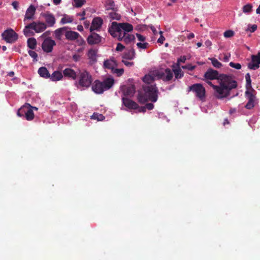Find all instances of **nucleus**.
<instances>
[{"instance_id":"1","label":"nucleus","mask_w":260,"mask_h":260,"mask_svg":"<svg viewBox=\"0 0 260 260\" xmlns=\"http://www.w3.org/2000/svg\"><path fill=\"white\" fill-rule=\"evenodd\" d=\"M218 81L219 85H215L211 81L207 83L213 89L214 96L219 100H222L230 96L232 90L238 86L237 82L233 77L226 74H220Z\"/></svg>"},{"instance_id":"2","label":"nucleus","mask_w":260,"mask_h":260,"mask_svg":"<svg viewBox=\"0 0 260 260\" xmlns=\"http://www.w3.org/2000/svg\"><path fill=\"white\" fill-rule=\"evenodd\" d=\"M158 90L154 84H146L143 86L142 90L139 91L138 94V102L144 104L150 101L155 103L158 99Z\"/></svg>"},{"instance_id":"3","label":"nucleus","mask_w":260,"mask_h":260,"mask_svg":"<svg viewBox=\"0 0 260 260\" xmlns=\"http://www.w3.org/2000/svg\"><path fill=\"white\" fill-rule=\"evenodd\" d=\"M114 83V80L112 78H107L103 82L96 80L92 85V90L96 94H101L104 91L107 90L111 88Z\"/></svg>"},{"instance_id":"4","label":"nucleus","mask_w":260,"mask_h":260,"mask_svg":"<svg viewBox=\"0 0 260 260\" xmlns=\"http://www.w3.org/2000/svg\"><path fill=\"white\" fill-rule=\"evenodd\" d=\"M46 28L47 25L45 22L40 21H32L25 26L23 34L26 37H28L34 35V33L30 31V29H33L36 33H40Z\"/></svg>"},{"instance_id":"5","label":"nucleus","mask_w":260,"mask_h":260,"mask_svg":"<svg viewBox=\"0 0 260 260\" xmlns=\"http://www.w3.org/2000/svg\"><path fill=\"white\" fill-rule=\"evenodd\" d=\"M92 78L90 73L87 71H83L80 73L79 82L77 83V87L79 88H87L90 86L92 82Z\"/></svg>"},{"instance_id":"6","label":"nucleus","mask_w":260,"mask_h":260,"mask_svg":"<svg viewBox=\"0 0 260 260\" xmlns=\"http://www.w3.org/2000/svg\"><path fill=\"white\" fill-rule=\"evenodd\" d=\"M188 91H192L196 94V96L201 101L204 100L205 98V88L200 83H196L190 86Z\"/></svg>"},{"instance_id":"7","label":"nucleus","mask_w":260,"mask_h":260,"mask_svg":"<svg viewBox=\"0 0 260 260\" xmlns=\"http://www.w3.org/2000/svg\"><path fill=\"white\" fill-rule=\"evenodd\" d=\"M2 37L7 43L11 44L15 42L18 39V34L11 28L5 30L2 33Z\"/></svg>"},{"instance_id":"8","label":"nucleus","mask_w":260,"mask_h":260,"mask_svg":"<svg viewBox=\"0 0 260 260\" xmlns=\"http://www.w3.org/2000/svg\"><path fill=\"white\" fill-rule=\"evenodd\" d=\"M56 45L55 42L52 40L51 38H46L42 44V48L43 50L46 53H50L52 51L53 48Z\"/></svg>"},{"instance_id":"9","label":"nucleus","mask_w":260,"mask_h":260,"mask_svg":"<svg viewBox=\"0 0 260 260\" xmlns=\"http://www.w3.org/2000/svg\"><path fill=\"white\" fill-rule=\"evenodd\" d=\"M251 58V61L247 65L248 69L253 70L258 69L260 65V52H258L256 55H252Z\"/></svg>"},{"instance_id":"10","label":"nucleus","mask_w":260,"mask_h":260,"mask_svg":"<svg viewBox=\"0 0 260 260\" xmlns=\"http://www.w3.org/2000/svg\"><path fill=\"white\" fill-rule=\"evenodd\" d=\"M45 19L47 27H52L55 23L56 20L54 15L49 12L41 14Z\"/></svg>"},{"instance_id":"11","label":"nucleus","mask_w":260,"mask_h":260,"mask_svg":"<svg viewBox=\"0 0 260 260\" xmlns=\"http://www.w3.org/2000/svg\"><path fill=\"white\" fill-rule=\"evenodd\" d=\"M91 34L87 38V41L88 44L93 45L99 44L102 41V37L99 34L91 32Z\"/></svg>"},{"instance_id":"12","label":"nucleus","mask_w":260,"mask_h":260,"mask_svg":"<svg viewBox=\"0 0 260 260\" xmlns=\"http://www.w3.org/2000/svg\"><path fill=\"white\" fill-rule=\"evenodd\" d=\"M218 72L212 69H209L205 73L204 77L207 79L214 80L217 79L219 81V75Z\"/></svg>"},{"instance_id":"13","label":"nucleus","mask_w":260,"mask_h":260,"mask_svg":"<svg viewBox=\"0 0 260 260\" xmlns=\"http://www.w3.org/2000/svg\"><path fill=\"white\" fill-rule=\"evenodd\" d=\"M36 11V7L34 5H31L26 11L24 18L23 20L24 22H25L27 20L34 19Z\"/></svg>"},{"instance_id":"14","label":"nucleus","mask_w":260,"mask_h":260,"mask_svg":"<svg viewBox=\"0 0 260 260\" xmlns=\"http://www.w3.org/2000/svg\"><path fill=\"white\" fill-rule=\"evenodd\" d=\"M103 23L102 19L99 17H96L92 20L91 25L90 27V32L93 31L94 30L99 29Z\"/></svg>"},{"instance_id":"15","label":"nucleus","mask_w":260,"mask_h":260,"mask_svg":"<svg viewBox=\"0 0 260 260\" xmlns=\"http://www.w3.org/2000/svg\"><path fill=\"white\" fill-rule=\"evenodd\" d=\"M122 103L124 105V106H125L126 107L129 109L136 110L139 107V105L136 102L128 98H122Z\"/></svg>"},{"instance_id":"16","label":"nucleus","mask_w":260,"mask_h":260,"mask_svg":"<svg viewBox=\"0 0 260 260\" xmlns=\"http://www.w3.org/2000/svg\"><path fill=\"white\" fill-rule=\"evenodd\" d=\"M120 28L118 27V24L116 22H113L111 26L108 28V32L113 37L117 36V32H119Z\"/></svg>"},{"instance_id":"17","label":"nucleus","mask_w":260,"mask_h":260,"mask_svg":"<svg viewBox=\"0 0 260 260\" xmlns=\"http://www.w3.org/2000/svg\"><path fill=\"white\" fill-rule=\"evenodd\" d=\"M65 37L68 40L74 41L80 37V35L77 32L68 30L66 32Z\"/></svg>"},{"instance_id":"18","label":"nucleus","mask_w":260,"mask_h":260,"mask_svg":"<svg viewBox=\"0 0 260 260\" xmlns=\"http://www.w3.org/2000/svg\"><path fill=\"white\" fill-rule=\"evenodd\" d=\"M118 24V27L120 28V31L123 30L125 32L132 31L133 30V25L128 23H119Z\"/></svg>"},{"instance_id":"19","label":"nucleus","mask_w":260,"mask_h":260,"mask_svg":"<svg viewBox=\"0 0 260 260\" xmlns=\"http://www.w3.org/2000/svg\"><path fill=\"white\" fill-rule=\"evenodd\" d=\"M63 74L65 77L71 78L73 80L76 79L77 74L75 71L70 68H67L63 71Z\"/></svg>"},{"instance_id":"20","label":"nucleus","mask_w":260,"mask_h":260,"mask_svg":"<svg viewBox=\"0 0 260 260\" xmlns=\"http://www.w3.org/2000/svg\"><path fill=\"white\" fill-rule=\"evenodd\" d=\"M104 66L105 68L111 69L112 71L117 66L116 61L114 59H108L104 61Z\"/></svg>"},{"instance_id":"21","label":"nucleus","mask_w":260,"mask_h":260,"mask_svg":"<svg viewBox=\"0 0 260 260\" xmlns=\"http://www.w3.org/2000/svg\"><path fill=\"white\" fill-rule=\"evenodd\" d=\"M29 107L31 105L28 103H26L23 106H22L17 111V115L19 117L25 116L26 111L28 110Z\"/></svg>"},{"instance_id":"22","label":"nucleus","mask_w":260,"mask_h":260,"mask_svg":"<svg viewBox=\"0 0 260 260\" xmlns=\"http://www.w3.org/2000/svg\"><path fill=\"white\" fill-rule=\"evenodd\" d=\"M52 81H57L60 80L63 78V75L60 71H54L50 77Z\"/></svg>"},{"instance_id":"23","label":"nucleus","mask_w":260,"mask_h":260,"mask_svg":"<svg viewBox=\"0 0 260 260\" xmlns=\"http://www.w3.org/2000/svg\"><path fill=\"white\" fill-rule=\"evenodd\" d=\"M125 95L133 96L135 92V87L134 85H131L125 87L123 91Z\"/></svg>"},{"instance_id":"24","label":"nucleus","mask_w":260,"mask_h":260,"mask_svg":"<svg viewBox=\"0 0 260 260\" xmlns=\"http://www.w3.org/2000/svg\"><path fill=\"white\" fill-rule=\"evenodd\" d=\"M38 73L41 77L45 78H49L50 76V75L47 68L43 67L39 69Z\"/></svg>"},{"instance_id":"25","label":"nucleus","mask_w":260,"mask_h":260,"mask_svg":"<svg viewBox=\"0 0 260 260\" xmlns=\"http://www.w3.org/2000/svg\"><path fill=\"white\" fill-rule=\"evenodd\" d=\"M135 56V50L133 48H132L124 54L123 56V58L132 60L134 58Z\"/></svg>"},{"instance_id":"26","label":"nucleus","mask_w":260,"mask_h":260,"mask_svg":"<svg viewBox=\"0 0 260 260\" xmlns=\"http://www.w3.org/2000/svg\"><path fill=\"white\" fill-rule=\"evenodd\" d=\"M74 20V17L67 14H64L62 18L60 20L61 24H66L72 23Z\"/></svg>"},{"instance_id":"27","label":"nucleus","mask_w":260,"mask_h":260,"mask_svg":"<svg viewBox=\"0 0 260 260\" xmlns=\"http://www.w3.org/2000/svg\"><path fill=\"white\" fill-rule=\"evenodd\" d=\"M153 73L152 74L146 75L143 78L144 82L147 83V84H151V83L154 80Z\"/></svg>"},{"instance_id":"28","label":"nucleus","mask_w":260,"mask_h":260,"mask_svg":"<svg viewBox=\"0 0 260 260\" xmlns=\"http://www.w3.org/2000/svg\"><path fill=\"white\" fill-rule=\"evenodd\" d=\"M109 16L112 20H119L121 18V15L117 12V9L109 12Z\"/></svg>"},{"instance_id":"29","label":"nucleus","mask_w":260,"mask_h":260,"mask_svg":"<svg viewBox=\"0 0 260 260\" xmlns=\"http://www.w3.org/2000/svg\"><path fill=\"white\" fill-rule=\"evenodd\" d=\"M27 46L31 49H35L37 45L36 39L34 38H30L27 40Z\"/></svg>"},{"instance_id":"30","label":"nucleus","mask_w":260,"mask_h":260,"mask_svg":"<svg viewBox=\"0 0 260 260\" xmlns=\"http://www.w3.org/2000/svg\"><path fill=\"white\" fill-rule=\"evenodd\" d=\"M255 90L253 89H246L245 91V96L247 99H255L256 97L254 94Z\"/></svg>"},{"instance_id":"31","label":"nucleus","mask_w":260,"mask_h":260,"mask_svg":"<svg viewBox=\"0 0 260 260\" xmlns=\"http://www.w3.org/2000/svg\"><path fill=\"white\" fill-rule=\"evenodd\" d=\"M173 77V72L171 69L167 68L165 69V78L164 81H170Z\"/></svg>"},{"instance_id":"32","label":"nucleus","mask_w":260,"mask_h":260,"mask_svg":"<svg viewBox=\"0 0 260 260\" xmlns=\"http://www.w3.org/2000/svg\"><path fill=\"white\" fill-rule=\"evenodd\" d=\"M34 113L32 109L29 108L28 110L26 111L24 117L26 120L30 121L32 120L34 118Z\"/></svg>"},{"instance_id":"33","label":"nucleus","mask_w":260,"mask_h":260,"mask_svg":"<svg viewBox=\"0 0 260 260\" xmlns=\"http://www.w3.org/2000/svg\"><path fill=\"white\" fill-rule=\"evenodd\" d=\"M67 27H63L58 28L54 31L55 37L56 39L60 40L63 31L66 30Z\"/></svg>"},{"instance_id":"34","label":"nucleus","mask_w":260,"mask_h":260,"mask_svg":"<svg viewBox=\"0 0 260 260\" xmlns=\"http://www.w3.org/2000/svg\"><path fill=\"white\" fill-rule=\"evenodd\" d=\"M97 53V50L91 49L88 51V57L93 61L96 60V56Z\"/></svg>"},{"instance_id":"35","label":"nucleus","mask_w":260,"mask_h":260,"mask_svg":"<svg viewBox=\"0 0 260 260\" xmlns=\"http://www.w3.org/2000/svg\"><path fill=\"white\" fill-rule=\"evenodd\" d=\"M114 2L112 0H107L106 1V8L107 10H114L116 8H114Z\"/></svg>"},{"instance_id":"36","label":"nucleus","mask_w":260,"mask_h":260,"mask_svg":"<svg viewBox=\"0 0 260 260\" xmlns=\"http://www.w3.org/2000/svg\"><path fill=\"white\" fill-rule=\"evenodd\" d=\"M135 39V38L134 35H129L126 32H125V35L124 37V42H125L126 44H128L132 41H134Z\"/></svg>"},{"instance_id":"37","label":"nucleus","mask_w":260,"mask_h":260,"mask_svg":"<svg viewBox=\"0 0 260 260\" xmlns=\"http://www.w3.org/2000/svg\"><path fill=\"white\" fill-rule=\"evenodd\" d=\"M176 79H181L183 76V72L180 68L173 70Z\"/></svg>"},{"instance_id":"38","label":"nucleus","mask_w":260,"mask_h":260,"mask_svg":"<svg viewBox=\"0 0 260 260\" xmlns=\"http://www.w3.org/2000/svg\"><path fill=\"white\" fill-rule=\"evenodd\" d=\"M209 59L211 61L212 64L214 67L220 68L222 67L221 63L215 58H209Z\"/></svg>"},{"instance_id":"39","label":"nucleus","mask_w":260,"mask_h":260,"mask_svg":"<svg viewBox=\"0 0 260 260\" xmlns=\"http://www.w3.org/2000/svg\"><path fill=\"white\" fill-rule=\"evenodd\" d=\"M153 75L157 77L158 79H161L164 81V78H165V71H156L153 73Z\"/></svg>"},{"instance_id":"40","label":"nucleus","mask_w":260,"mask_h":260,"mask_svg":"<svg viewBox=\"0 0 260 260\" xmlns=\"http://www.w3.org/2000/svg\"><path fill=\"white\" fill-rule=\"evenodd\" d=\"M248 101L245 106L247 109H251L254 106V102L255 99H248Z\"/></svg>"},{"instance_id":"41","label":"nucleus","mask_w":260,"mask_h":260,"mask_svg":"<svg viewBox=\"0 0 260 260\" xmlns=\"http://www.w3.org/2000/svg\"><path fill=\"white\" fill-rule=\"evenodd\" d=\"M85 3V0H74L73 6L77 8H80L82 7Z\"/></svg>"},{"instance_id":"42","label":"nucleus","mask_w":260,"mask_h":260,"mask_svg":"<svg viewBox=\"0 0 260 260\" xmlns=\"http://www.w3.org/2000/svg\"><path fill=\"white\" fill-rule=\"evenodd\" d=\"M252 6L248 4L243 7L242 10L245 13H249L252 11Z\"/></svg>"},{"instance_id":"43","label":"nucleus","mask_w":260,"mask_h":260,"mask_svg":"<svg viewBox=\"0 0 260 260\" xmlns=\"http://www.w3.org/2000/svg\"><path fill=\"white\" fill-rule=\"evenodd\" d=\"M104 118V116L102 114L96 113H94L91 116V119H97L98 121H102Z\"/></svg>"},{"instance_id":"44","label":"nucleus","mask_w":260,"mask_h":260,"mask_svg":"<svg viewBox=\"0 0 260 260\" xmlns=\"http://www.w3.org/2000/svg\"><path fill=\"white\" fill-rule=\"evenodd\" d=\"M113 73L116 74L118 77L121 76L124 73V70L123 69H114L112 71Z\"/></svg>"},{"instance_id":"45","label":"nucleus","mask_w":260,"mask_h":260,"mask_svg":"<svg viewBox=\"0 0 260 260\" xmlns=\"http://www.w3.org/2000/svg\"><path fill=\"white\" fill-rule=\"evenodd\" d=\"M28 53L29 55L33 58L34 61H37L38 60V54L35 51L29 50Z\"/></svg>"},{"instance_id":"46","label":"nucleus","mask_w":260,"mask_h":260,"mask_svg":"<svg viewBox=\"0 0 260 260\" xmlns=\"http://www.w3.org/2000/svg\"><path fill=\"white\" fill-rule=\"evenodd\" d=\"M148 45H149V44L146 42L143 43L139 42L137 44V46L139 48L144 49L147 48Z\"/></svg>"},{"instance_id":"47","label":"nucleus","mask_w":260,"mask_h":260,"mask_svg":"<svg viewBox=\"0 0 260 260\" xmlns=\"http://www.w3.org/2000/svg\"><path fill=\"white\" fill-rule=\"evenodd\" d=\"M229 65L231 67L235 68L237 70H240L241 69V65L239 63H234L233 62H230Z\"/></svg>"},{"instance_id":"48","label":"nucleus","mask_w":260,"mask_h":260,"mask_svg":"<svg viewBox=\"0 0 260 260\" xmlns=\"http://www.w3.org/2000/svg\"><path fill=\"white\" fill-rule=\"evenodd\" d=\"M234 35V31L231 30H226L224 32V37L225 38H230L233 36Z\"/></svg>"},{"instance_id":"49","label":"nucleus","mask_w":260,"mask_h":260,"mask_svg":"<svg viewBox=\"0 0 260 260\" xmlns=\"http://www.w3.org/2000/svg\"><path fill=\"white\" fill-rule=\"evenodd\" d=\"M196 68L195 66H192L190 64H188L185 66H182V68L183 69H187L189 71H192L193 70Z\"/></svg>"},{"instance_id":"50","label":"nucleus","mask_w":260,"mask_h":260,"mask_svg":"<svg viewBox=\"0 0 260 260\" xmlns=\"http://www.w3.org/2000/svg\"><path fill=\"white\" fill-rule=\"evenodd\" d=\"M159 34L160 35V36L158 38V39L157 40V42L160 43L161 44H162L164 43V41H165V38L162 36V31H159Z\"/></svg>"},{"instance_id":"51","label":"nucleus","mask_w":260,"mask_h":260,"mask_svg":"<svg viewBox=\"0 0 260 260\" xmlns=\"http://www.w3.org/2000/svg\"><path fill=\"white\" fill-rule=\"evenodd\" d=\"M124 48V46L120 43H117L116 50L117 51H122Z\"/></svg>"},{"instance_id":"52","label":"nucleus","mask_w":260,"mask_h":260,"mask_svg":"<svg viewBox=\"0 0 260 260\" xmlns=\"http://www.w3.org/2000/svg\"><path fill=\"white\" fill-rule=\"evenodd\" d=\"M256 28L257 25L255 24L248 25V29L251 32H254L256 30Z\"/></svg>"},{"instance_id":"53","label":"nucleus","mask_w":260,"mask_h":260,"mask_svg":"<svg viewBox=\"0 0 260 260\" xmlns=\"http://www.w3.org/2000/svg\"><path fill=\"white\" fill-rule=\"evenodd\" d=\"M246 81V89H253L252 88V86H251V79H250L249 80H247Z\"/></svg>"},{"instance_id":"54","label":"nucleus","mask_w":260,"mask_h":260,"mask_svg":"<svg viewBox=\"0 0 260 260\" xmlns=\"http://www.w3.org/2000/svg\"><path fill=\"white\" fill-rule=\"evenodd\" d=\"M136 36H137L138 39L139 40V41H140L141 42H144L146 40V38L144 36H143L141 34H136Z\"/></svg>"},{"instance_id":"55","label":"nucleus","mask_w":260,"mask_h":260,"mask_svg":"<svg viewBox=\"0 0 260 260\" xmlns=\"http://www.w3.org/2000/svg\"><path fill=\"white\" fill-rule=\"evenodd\" d=\"M145 107L146 110H151L154 108V105L152 103H148L145 105Z\"/></svg>"},{"instance_id":"56","label":"nucleus","mask_w":260,"mask_h":260,"mask_svg":"<svg viewBox=\"0 0 260 260\" xmlns=\"http://www.w3.org/2000/svg\"><path fill=\"white\" fill-rule=\"evenodd\" d=\"M122 62L127 67H131L134 65L133 62H129L124 59H123Z\"/></svg>"},{"instance_id":"57","label":"nucleus","mask_w":260,"mask_h":260,"mask_svg":"<svg viewBox=\"0 0 260 260\" xmlns=\"http://www.w3.org/2000/svg\"><path fill=\"white\" fill-rule=\"evenodd\" d=\"M12 5L14 9L16 10H18L19 8V3L17 1H14L12 3Z\"/></svg>"},{"instance_id":"58","label":"nucleus","mask_w":260,"mask_h":260,"mask_svg":"<svg viewBox=\"0 0 260 260\" xmlns=\"http://www.w3.org/2000/svg\"><path fill=\"white\" fill-rule=\"evenodd\" d=\"M230 57V54H224L223 57V61L225 62H228L229 60Z\"/></svg>"},{"instance_id":"59","label":"nucleus","mask_w":260,"mask_h":260,"mask_svg":"<svg viewBox=\"0 0 260 260\" xmlns=\"http://www.w3.org/2000/svg\"><path fill=\"white\" fill-rule=\"evenodd\" d=\"M138 110L139 112L144 113L146 112V109L145 106L143 107H139L137 109Z\"/></svg>"},{"instance_id":"60","label":"nucleus","mask_w":260,"mask_h":260,"mask_svg":"<svg viewBox=\"0 0 260 260\" xmlns=\"http://www.w3.org/2000/svg\"><path fill=\"white\" fill-rule=\"evenodd\" d=\"M186 58L185 56H181L178 59V62H181L184 63L185 62Z\"/></svg>"},{"instance_id":"61","label":"nucleus","mask_w":260,"mask_h":260,"mask_svg":"<svg viewBox=\"0 0 260 260\" xmlns=\"http://www.w3.org/2000/svg\"><path fill=\"white\" fill-rule=\"evenodd\" d=\"M80 58V56L78 54H74L73 56V59L74 61H78Z\"/></svg>"},{"instance_id":"62","label":"nucleus","mask_w":260,"mask_h":260,"mask_svg":"<svg viewBox=\"0 0 260 260\" xmlns=\"http://www.w3.org/2000/svg\"><path fill=\"white\" fill-rule=\"evenodd\" d=\"M50 31H47L45 32L44 33H43L41 35V38H46V37L47 36H49L50 35Z\"/></svg>"},{"instance_id":"63","label":"nucleus","mask_w":260,"mask_h":260,"mask_svg":"<svg viewBox=\"0 0 260 260\" xmlns=\"http://www.w3.org/2000/svg\"><path fill=\"white\" fill-rule=\"evenodd\" d=\"M205 44L207 47H209L212 45V42L209 40H207L205 41Z\"/></svg>"},{"instance_id":"64","label":"nucleus","mask_w":260,"mask_h":260,"mask_svg":"<svg viewBox=\"0 0 260 260\" xmlns=\"http://www.w3.org/2000/svg\"><path fill=\"white\" fill-rule=\"evenodd\" d=\"M79 42L80 45H83L85 44V41L83 40L82 38H81L78 41Z\"/></svg>"}]
</instances>
